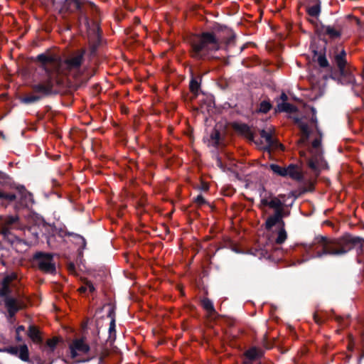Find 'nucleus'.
I'll return each mask as SVG.
<instances>
[{
    "label": "nucleus",
    "instance_id": "1",
    "mask_svg": "<svg viewBox=\"0 0 364 364\" xmlns=\"http://www.w3.org/2000/svg\"><path fill=\"white\" fill-rule=\"evenodd\" d=\"M36 58L45 71L43 77L36 85L38 91H50L55 85H67L71 82V78L77 79L82 73V51L76 52L65 60L49 51L38 55Z\"/></svg>",
    "mask_w": 364,
    "mask_h": 364
},
{
    "label": "nucleus",
    "instance_id": "43",
    "mask_svg": "<svg viewBox=\"0 0 364 364\" xmlns=\"http://www.w3.org/2000/svg\"><path fill=\"white\" fill-rule=\"evenodd\" d=\"M311 111H312L313 114H315V109H314V108L311 107Z\"/></svg>",
    "mask_w": 364,
    "mask_h": 364
},
{
    "label": "nucleus",
    "instance_id": "40",
    "mask_svg": "<svg viewBox=\"0 0 364 364\" xmlns=\"http://www.w3.org/2000/svg\"><path fill=\"white\" fill-rule=\"evenodd\" d=\"M208 184L207 183H203L202 189L204 190V191H206V190H208Z\"/></svg>",
    "mask_w": 364,
    "mask_h": 364
},
{
    "label": "nucleus",
    "instance_id": "21",
    "mask_svg": "<svg viewBox=\"0 0 364 364\" xmlns=\"http://www.w3.org/2000/svg\"><path fill=\"white\" fill-rule=\"evenodd\" d=\"M82 5L81 0H66L64 7L70 12H74L80 9Z\"/></svg>",
    "mask_w": 364,
    "mask_h": 364
},
{
    "label": "nucleus",
    "instance_id": "26",
    "mask_svg": "<svg viewBox=\"0 0 364 364\" xmlns=\"http://www.w3.org/2000/svg\"><path fill=\"white\" fill-rule=\"evenodd\" d=\"M202 306L207 311V312L211 316L215 313L213 304L208 299H204L202 300Z\"/></svg>",
    "mask_w": 364,
    "mask_h": 364
},
{
    "label": "nucleus",
    "instance_id": "25",
    "mask_svg": "<svg viewBox=\"0 0 364 364\" xmlns=\"http://www.w3.org/2000/svg\"><path fill=\"white\" fill-rule=\"evenodd\" d=\"M237 130L240 131L242 134H245L249 139L252 138V134L248 126L246 124H237L235 126Z\"/></svg>",
    "mask_w": 364,
    "mask_h": 364
},
{
    "label": "nucleus",
    "instance_id": "13",
    "mask_svg": "<svg viewBox=\"0 0 364 364\" xmlns=\"http://www.w3.org/2000/svg\"><path fill=\"white\" fill-rule=\"evenodd\" d=\"M286 176L296 181H300L303 178L300 168L294 165H290L286 168Z\"/></svg>",
    "mask_w": 364,
    "mask_h": 364
},
{
    "label": "nucleus",
    "instance_id": "9",
    "mask_svg": "<svg viewBox=\"0 0 364 364\" xmlns=\"http://www.w3.org/2000/svg\"><path fill=\"white\" fill-rule=\"evenodd\" d=\"M17 215H0V231L4 236L9 234L10 230L18 222Z\"/></svg>",
    "mask_w": 364,
    "mask_h": 364
},
{
    "label": "nucleus",
    "instance_id": "23",
    "mask_svg": "<svg viewBox=\"0 0 364 364\" xmlns=\"http://www.w3.org/2000/svg\"><path fill=\"white\" fill-rule=\"evenodd\" d=\"M18 356L23 361H29L28 348L26 345L24 344L19 346Z\"/></svg>",
    "mask_w": 364,
    "mask_h": 364
},
{
    "label": "nucleus",
    "instance_id": "7",
    "mask_svg": "<svg viewBox=\"0 0 364 364\" xmlns=\"http://www.w3.org/2000/svg\"><path fill=\"white\" fill-rule=\"evenodd\" d=\"M69 349L71 358L75 359L88 353L90 347L84 338H76L70 343Z\"/></svg>",
    "mask_w": 364,
    "mask_h": 364
},
{
    "label": "nucleus",
    "instance_id": "41",
    "mask_svg": "<svg viewBox=\"0 0 364 364\" xmlns=\"http://www.w3.org/2000/svg\"><path fill=\"white\" fill-rule=\"evenodd\" d=\"M16 339H17L18 341H21L22 340V338L20 336L19 334H17Z\"/></svg>",
    "mask_w": 364,
    "mask_h": 364
},
{
    "label": "nucleus",
    "instance_id": "10",
    "mask_svg": "<svg viewBox=\"0 0 364 364\" xmlns=\"http://www.w3.org/2000/svg\"><path fill=\"white\" fill-rule=\"evenodd\" d=\"M260 205L262 208H264L266 206L269 207L274 210L275 213H282L284 211V204L278 198L276 197H270L262 198L261 200Z\"/></svg>",
    "mask_w": 364,
    "mask_h": 364
},
{
    "label": "nucleus",
    "instance_id": "34",
    "mask_svg": "<svg viewBox=\"0 0 364 364\" xmlns=\"http://www.w3.org/2000/svg\"><path fill=\"white\" fill-rule=\"evenodd\" d=\"M19 347L15 346V347H10L6 350V352L14 355H18V353Z\"/></svg>",
    "mask_w": 364,
    "mask_h": 364
},
{
    "label": "nucleus",
    "instance_id": "31",
    "mask_svg": "<svg viewBox=\"0 0 364 364\" xmlns=\"http://www.w3.org/2000/svg\"><path fill=\"white\" fill-rule=\"evenodd\" d=\"M271 108V105L269 102L263 101L261 102L259 112L262 113H267Z\"/></svg>",
    "mask_w": 364,
    "mask_h": 364
},
{
    "label": "nucleus",
    "instance_id": "17",
    "mask_svg": "<svg viewBox=\"0 0 364 364\" xmlns=\"http://www.w3.org/2000/svg\"><path fill=\"white\" fill-rule=\"evenodd\" d=\"M346 53L343 49L335 55V61L341 72L344 70L346 65Z\"/></svg>",
    "mask_w": 364,
    "mask_h": 364
},
{
    "label": "nucleus",
    "instance_id": "39",
    "mask_svg": "<svg viewBox=\"0 0 364 364\" xmlns=\"http://www.w3.org/2000/svg\"><path fill=\"white\" fill-rule=\"evenodd\" d=\"M24 331V327L23 326H19L16 328V334H20L21 332Z\"/></svg>",
    "mask_w": 364,
    "mask_h": 364
},
{
    "label": "nucleus",
    "instance_id": "11",
    "mask_svg": "<svg viewBox=\"0 0 364 364\" xmlns=\"http://www.w3.org/2000/svg\"><path fill=\"white\" fill-rule=\"evenodd\" d=\"M273 129L272 128H269L267 130L262 129L260 132V136L263 138L267 144L266 149L269 151L272 149H276L278 146L282 147V145L279 144L272 136Z\"/></svg>",
    "mask_w": 364,
    "mask_h": 364
},
{
    "label": "nucleus",
    "instance_id": "37",
    "mask_svg": "<svg viewBox=\"0 0 364 364\" xmlns=\"http://www.w3.org/2000/svg\"><path fill=\"white\" fill-rule=\"evenodd\" d=\"M195 201H196L198 204L200 205V204H203V203H204V201H205V200H204V198H203V196H198L196 198Z\"/></svg>",
    "mask_w": 364,
    "mask_h": 364
},
{
    "label": "nucleus",
    "instance_id": "29",
    "mask_svg": "<svg viewBox=\"0 0 364 364\" xmlns=\"http://www.w3.org/2000/svg\"><path fill=\"white\" fill-rule=\"evenodd\" d=\"M286 239H287V232L283 228H281L278 232V235L276 239V242L277 244H282L286 240Z\"/></svg>",
    "mask_w": 364,
    "mask_h": 364
},
{
    "label": "nucleus",
    "instance_id": "16",
    "mask_svg": "<svg viewBox=\"0 0 364 364\" xmlns=\"http://www.w3.org/2000/svg\"><path fill=\"white\" fill-rule=\"evenodd\" d=\"M296 122L298 123L301 131V136L300 140L299 141V144H305L308 139L309 130L308 125L301 122L299 119H295Z\"/></svg>",
    "mask_w": 364,
    "mask_h": 364
},
{
    "label": "nucleus",
    "instance_id": "15",
    "mask_svg": "<svg viewBox=\"0 0 364 364\" xmlns=\"http://www.w3.org/2000/svg\"><path fill=\"white\" fill-rule=\"evenodd\" d=\"M262 355V351L255 347L250 348L245 353L244 364H251V362Z\"/></svg>",
    "mask_w": 364,
    "mask_h": 364
},
{
    "label": "nucleus",
    "instance_id": "24",
    "mask_svg": "<svg viewBox=\"0 0 364 364\" xmlns=\"http://www.w3.org/2000/svg\"><path fill=\"white\" fill-rule=\"evenodd\" d=\"M220 140V134L217 129H214L210 134V139L208 141L209 145L216 146L219 144Z\"/></svg>",
    "mask_w": 364,
    "mask_h": 364
},
{
    "label": "nucleus",
    "instance_id": "22",
    "mask_svg": "<svg viewBox=\"0 0 364 364\" xmlns=\"http://www.w3.org/2000/svg\"><path fill=\"white\" fill-rule=\"evenodd\" d=\"M324 33L328 35L331 38H338L341 35V31L333 26H327L323 28Z\"/></svg>",
    "mask_w": 364,
    "mask_h": 364
},
{
    "label": "nucleus",
    "instance_id": "38",
    "mask_svg": "<svg viewBox=\"0 0 364 364\" xmlns=\"http://www.w3.org/2000/svg\"><path fill=\"white\" fill-rule=\"evenodd\" d=\"M217 165L223 170H225V167L223 166L221 160L220 159H217Z\"/></svg>",
    "mask_w": 364,
    "mask_h": 364
},
{
    "label": "nucleus",
    "instance_id": "2",
    "mask_svg": "<svg viewBox=\"0 0 364 364\" xmlns=\"http://www.w3.org/2000/svg\"><path fill=\"white\" fill-rule=\"evenodd\" d=\"M16 279L17 276L14 273L6 275L3 279L0 287V296L4 298V306L11 317L23 307V303L18 295L11 296Z\"/></svg>",
    "mask_w": 364,
    "mask_h": 364
},
{
    "label": "nucleus",
    "instance_id": "3",
    "mask_svg": "<svg viewBox=\"0 0 364 364\" xmlns=\"http://www.w3.org/2000/svg\"><path fill=\"white\" fill-rule=\"evenodd\" d=\"M222 40L210 33H203L200 36L193 38L191 41L193 55L202 58L210 51L218 50Z\"/></svg>",
    "mask_w": 364,
    "mask_h": 364
},
{
    "label": "nucleus",
    "instance_id": "30",
    "mask_svg": "<svg viewBox=\"0 0 364 364\" xmlns=\"http://www.w3.org/2000/svg\"><path fill=\"white\" fill-rule=\"evenodd\" d=\"M320 13V6L314 5L308 9V14L311 16H317Z\"/></svg>",
    "mask_w": 364,
    "mask_h": 364
},
{
    "label": "nucleus",
    "instance_id": "18",
    "mask_svg": "<svg viewBox=\"0 0 364 364\" xmlns=\"http://www.w3.org/2000/svg\"><path fill=\"white\" fill-rule=\"evenodd\" d=\"M43 96L38 92H30L26 97H21L20 100L24 104H33L40 100Z\"/></svg>",
    "mask_w": 364,
    "mask_h": 364
},
{
    "label": "nucleus",
    "instance_id": "32",
    "mask_svg": "<svg viewBox=\"0 0 364 364\" xmlns=\"http://www.w3.org/2000/svg\"><path fill=\"white\" fill-rule=\"evenodd\" d=\"M95 290V287L90 282H87L84 286H82L79 288V291L80 292H85L87 291H89L90 292H92Z\"/></svg>",
    "mask_w": 364,
    "mask_h": 364
},
{
    "label": "nucleus",
    "instance_id": "28",
    "mask_svg": "<svg viewBox=\"0 0 364 364\" xmlns=\"http://www.w3.org/2000/svg\"><path fill=\"white\" fill-rule=\"evenodd\" d=\"M270 168L274 173H277L282 176H286V168L281 167L276 164H272Z\"/></svg>",
    "mask_w": 364,
    "mask_h": 364
},
{
    "label": "nucleus",
    "instance_id": "8",
    "mask_svg": "<svg viewBox=\"0 0 364 364\" xmlns=\"http://www.w3.org/2000/svg\"><path fill=\"white\" fill-rule=\"evenodd\" d=\"M35 259L38 260L40 269L47 273L55 272V266L53 262V256L50 254L38 252L35 255Z\"/></svg>",
    "mask_w": 364,
    "mask_h": 364
},
{
    "label": "nucleus",
    "instance_id": "14",
    "mask_svg": "<svg viewBox=\"0 0 364 364\" xmlns=\"http://www.w3.org/2000/svg\"><path fill=\"white\" fill-rule=\"evenodd\" d=\"M86 26L88 29V36L89 41L93 42L94 43H98L100 41V34H99V26L97 23H93V28H90L89 23H86Z\"/></svg>",
    "mask_w": 364,
    "mask_h": 364
},
{
    "label": "nucleus",
    "instance_id": "20",
    "mask_svg": "<svg viewBox=\"0 0 364 364\" xmlns=\"http://www.w3.org/2000/svg\"><path fill=\"white\" fill-rule=\"evenodd\" d=\"M28 336L35 343H41L42 342V337L40 335L39 331L33 326H29Z\"/></svg>",
    "mask_w": 364,
    "mask_h": 364
},
{
    "label": "nucleus",
    "instance_id": "12",
    "mask_svg": "<svg viewBox=\"0 0 364 364\" xmlns=\"http://www.w3.org/2000/svg\"><path fill=\"white\" fill-rule=\"evenodd\" d=\"M288 97L285 92H282L281 95V103H278L277 110L279 112H284L287 113H293L296 111V108L287 102Z\"/></svg>",
    "mask_w": 364,
    "mask_h": 364
},
{
    "label": "nucleus",
    "instance_id": "5",
    "mask_svg": "<svg viewBox=\"0 0 364 364\" xmlns=\"http://www.w3.org/2000/svg\"><path fill=\"white\" fill-rule=\"evenodd\" d=\"M309 154V167L312 170L315 176H317L321 170L327 167V164L322 156L321 141L319 139H315L312 142Z\"/></svg>",
    "mask_w": 364,
    "mask_h": 364
},
{
    "label": "nucleus",
    "instance_id": "19",
    "mask_svg": "<svg viewBox=\"0 0 364 364\" xmlns=\"http://www.w3.org/2000/svg\"><path fill=\"white\" fill-rule=\"evenodd\" d=\"M282 213H274L273 215L269 216L266 220V228L269 229L278 223L282 222Z\"/></svg>",
    "mask_w": 364,
    "mask_h": 364
},
{
    "label": "nucleus",
    "instance_id": "33",
    "mask_svg": "<svg viewBox=\"0 0 364 364\" xmlns=\"http://www.w3.org/2000/svg\"><path fill=\"white\" fill-rule=\"evenodd\" d=\"M109 332L110 334V337L112 336V335L114 336H115V321L114 318H112L110 321Z\"/></svg>",
    "mask_w": 364,
    "mask_h": 364
},
{
    "label": "nucleus",
    "instance_id": "27",
    "mask_svg": "<svg viewBox=\"0 0 364 364\" xmlns=\"http://www.w3.org/2000/svg\"><path fill=\"white\" fill-rule=\"evenodd\" d=\"M200 77H192L189 83L190 91H198L200 87Z\"/></svg>",
    "mask_w": 364,
    "mask_h": 364
},
{
    "label": "nucleus",
    "instance_id": "35",
    "mask_svg": "<svg viewBox=\"0 0 364 364\" xmlns=\"http://www.w3.org/2000/svg\"><path fill=\"white\" fill-rule=\"evenodd\" d=\"M58 343V339L55 338H53L52 339H49L48 341H47V345L52 349H53L56 344Z\"/></svg>",
    "mask_w": 364,
    "mask_h": 364
},
{
    "label": "nucleus",
    "instance_id": "42",
    "mask_svg": "<svg viewBox=\"0 0 364 364\" xmlns=\"http://www.w3.org/2000/svg\"><path fill=\"white\" fill-rule=\"evenodd\" d=\"M0 178H6V175H5V174H4V173H0Z\"/></svg>",
    "mask_w": 364,
    "mask_h": 364
},
{
    "label": "nucleus",
    "instance_id": "36",
    "mask_svg": "<svg viewBox=\"0 0 364 364\" xmlns=\"http://www.w3.org/2000/svg\"><path fill=\"white\" fill-rule=\"evenodd\" d=\"M319 64L321 67H326L328 65V62L325 58L320 57L318 59Z\"/></svg>",
    "mask_w": 364,
    "mask_h": 364
},
{
    "label": "nucleus",
    "instance_id": "6",
    "mask_svg": "<svg viewBox=\"0 0 364 364\" xmlns=\"http://www.w3.org/2000/svg\"><path fill=\"white\" fill-rule=\"evenodd\" d=\"M18 198L19 207H28L33 203L32 195L26 191H22L18 196L13 193H4L0 190V200L4 199L9 202L15 200Z\"/></svg>",
    "mask_w": 364,
    "mask_h": 364
},
{
    "label": "nucleus",
    "instance_id": "4",
    "mask_svg": "<svg viewBox=\"0 0 364 364\" xmlns=\"http://www.w3.org/2000/svg\"><path fill=\"white\" fill-rule=\"evenodd\" d=\"M355 245H359L361 252L364 253V240L360 237H353L349 235L325 244L323 253L341 255L348 252Z\"/></svg>",
    "mask_w": 364,
    "mask_h": 364
}]
</instances>
